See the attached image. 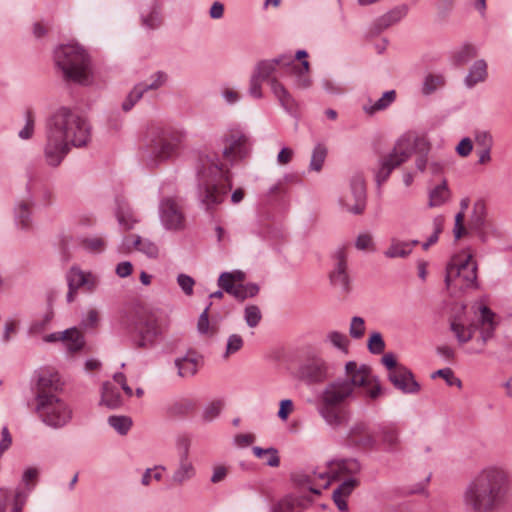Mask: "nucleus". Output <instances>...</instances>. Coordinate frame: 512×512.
<instances>
[{
	"label": "nucleus",
	"mask_w": 512,
	"mask_h": 512,
	"mask_svg": "<svg viewBox=\"0 0 512 512\" xmlns=\"http://www.w3.org/2000/svg\"><path fill=\"white\" fill-rule=\"evenodd\" d=\"M184 135L173 128L157 129L149 144L151 160L156 164L177 154Z\"/></svg>",
	"instance_id": "7"
},
{
	"label": "nucleus",
	"mask_w": 512,
	"mask_h": 512,
	"mask_svg": "<svg viewBox=\"0 0 512 512\" xmlns=\"http://www.w3.org/2000/svg\"><path fill=\"white\" fill-rule=\"evenodd\" d=\"M270 86H271L272 92L278 98L282 107L287 111H291L294 108L295 103H294V99L292 98L290 93L286 90V88L275 78H272L270 80Z\"/></svg>",
	"instance_id": "33"
},
{
	"label": "nucleus",
	"mask_w": 512,
	"mask_h": 512,
	"mask_svg": "<svg viewBox=\"0 0 512 512\" xmlns=\"http://www.w3.org/2000/svg\"><path fill=\"white\" fill-rule=\"evenodd\" d=\"M367 347L370 353L378 355L385 349V342L381 333L373 332L368 339Z\"/></svg>",
	"instance_id": "53"
},
{
	"label": "nucleus",
	"mask_w": 512,
	"mask_h": 512,
	"mask_svg": "<svg viewBox=\"0 0 512 512\" xmlns=\"http://www.w3.org/2000/svg\"><path fill=\"white\" fill-rule=\"evenodd\" d=\"M469 228L475 231L482 241L486 240V231L489 228V221L487 220V209L484 201L477 200L474 203L469 218Z\"/></svg>",
	"instance_id": "23"
},
{
	"label": "nucleus",
	"mask_w": 512,
	"mask_h": 512,
	"mask_svg": "<svg viewBox=\"0 0 512 512\" xmlns=\"http://www.w3.org/2000/svg\"><path fill=\"white\" fill-rule=\"evenodd\" d=\"M62 341L66 343L67 349L70 352L80 351L85 345L84 336L76 327L63 331Z\"/></svg>",
	"instance_id": "30"
},
{
	"label": "nucleus",
	"mask_w": 512,
	"mask_h": 512,
	"mask_svg": "<svg viewBox=\"0 0 512 512\" xmlns=\"http://www.w3.org/2000/svg\"><path fill=\"white\" fill-rule=\"evenodd\" d=\"M350 446L362 450H375L378 447V440L366 420H357L349 428L346 436Z\"/></svg>",
	"instance_id": "13"
},
{
	"label": "nucleus",
	"mask_w": 512,
	"mask_h": 512,
	"mask_svg": "<svg viewBox=\"0 0 512 512\" xmlns=\"http://www.w3.org/2000/svg\"><path fill=\"white\" fill-rule=\"evenodd\" d=\"M144 93L145 88H142L141 86H139V84H136L122 103L123 111H130L132 107L142 98Z\"/></svg>",
	"instance_id": "50"
},
{
	"label": "nucleus",
	"mask_w": 512,
	"mask_h": 512,
	"mask_svg": "<svg viewBox=\"0 0 512 512\" xmlns=\"http://www.w3.org/2000/svg\"><path fill=\"white\" fill-rule=\"evenodd\" d=\"M388 379L395 388L405 394H415L420 391V384L415 380L412 371L405 366H399L391 371Z\"/></svg>",
	"instance_id": "20"
},
{
	"label": "nucleus",
	"mask_w": 512,
	"mask_h": 512,
	"mask_svg": "<svg viewBox=\"0 0 512 512\" xmlns=\"http://www.w3.org/2000/svg\"><path fill=\"white\" fill-rule=\"evenodd\" d=\"M177 283L186 295L190 296L193 294L195 281L191 276L181 273L177 276Z\"/></svg>",
	"instance_id": "62"
},
{
	"label": "nucleus",
	"mask_w": 512,
	"mask_h": 512,
	"mask_svg": "<svg viewBox=\"0 0 512 512\" xmlns=\"http://www.w3.org/2000/svg\"><path fill=\"white\" fill-rule=\"evenodd\" d=\"M365 333V321L362 317L354 316L351 319L349 334L354 339H360Z\"/></svg>",
	"instance_id": "56"
},
{
	"label": "nucleus",
	"mask_w": 512,
	"mask_h": 512,
	"mask_svg": "<svg viewBox=\"0 0 512 512\" xmlns=\"http://www.w3.org/2000/svg\"><path fill=\"white\" fill-rule=\"evenodd\" d=\"M196 476V468L189 458L179 457V462L171 475L170 482L173 486H182Z\"/></svg>",
	"instance_id": "25"
},
{
	"label": "nucleus",
	"mask_w": 512,
	"mask_h": 512,
	"mask_svg": "<svg viewBox=\"0 0 512 512\" xmlns=\"http://www.w3.org/2000/svg\"><path fill=\"white\" fill-rule=\"evenodd\" d=\"M44 157L49 166L57 167L70 147H85L91 140V125L77 109L58 107L45 121Z\"/></svg>",
	"instance_id": "1"
},
{
	"label": "nucleus",
	"mask_w": 512,
	"mask_h": 512,
	"mask_svg": "<svg viewBox=\"0 0 512 512\" xmlns=\"http://www.w3.org/2000/svg\"><path fill=\"white\" fill-rule=\"evenodd\" d=\"M450 329L454 333L457 341L460 344H465L469 342L474 335L475 327L469 326L466 327L464 324L458 322L456 319L450 322Z\"/></svg>",
	"instance_id": "37"
},
{
	"label": "nucleus",
	"mask_w": 512,
	"mask_h": 512,
	"mask_svg": "<svg viewBox=\"0 0 512 512\" xmlns=\"http://www.w3.org/2000/svg\"><path fill=\"white\" fill-rule=\"evenodd\" d=\"M487 76L488 71L486 61L483 59L476 60L464 78V84L467 88H473L478 83L484 82Z\"/></svg>",
	"instance_id": "28"
},
{
	"label": "nucleus",
	"mask_w": 512,
	"mask_h": 512,
	"mask_svg": "<svg viewBox=\"0 0 512 512\" xmlns=\"http://www.w3.org/2000/svg\"><path fill=\"white\" fill-rule=\"evenodd\" d=\"M380 442L384 446L385 451L390 453L398 452L401 440L399 430L393 424H382L378 427Z\"/></svg>",
	"instance_id": "26"
},
{
	"label": "nucleus",
	"mask_w": 512,
	"mask_h": 512,
	"mask_svg": "<svg viewBox=\"0 0 512 512\" xmlns=\"http://www.w3.org/2000/svg\"><path fill=\"white\" fill-rule=\"evenodd\" d=\"M409 139L399 137L392 150L379 158L378 165L373 169L375 182L380 188L390 177L394 169L409 160Z\"/></svg>",
	"instance_id": "9"
},
{
	"label": "nucleus",
	"mask_w": 512,
	"mask_h": 512,
	"mask_svg": "<svg viewBox=\"0 0 512 512\" xmlns=\"http://www.w3.org/2000/svg\"><path fill=\"white\" fill-rule=\"evenodd\" d=\"M475 142L480 149L492 148L493 139L487 131H477L475 133Z\"/></svg>",
	"instance_id": "64"
},
{
	"label": "nucleus",
	"mask_w": 512,
	"mask_h": 512,
	"mask_svg": "<svg viewBox=\"0 0 512 512\" xmlns=\"http://www.w3.org/2000/svg\"><path fill=\"white\" fill-rule=\"evenodd\" d=\"M412 253L410 244H406V241H400L396 238H392L389 247L384 251V255L387 258H406Z\"/></svg>",
	"instance_id": "34"
},
{
	"label": "nucleus",
	"mask_w": 512,
	"mask_h": 512,
	"mask_svg": "<svg viewBox=\"0 0 512 512\" xmlns=\"http://www.w3.org/2000/svg\"><path fill=\"white\" fill-rule=\"evenodd\" d=\"M108 423L120 435H126L132 426V420L128 416H110Z\"/></svg>",
	"instance_id": "47"
},
{
	"label": "nucleus",
	"mask_w": 512,
	"mask_h": 512,
	"mask_svg": "<svg viewBox=\"0 0 512 512\" xmlns=\"http://www.w3.org/2000/svg\"><path fill=\"white\" fill-rule=\"evenodd\" d=\"M167 74L163 71H157L153 76H152V79L153 81L150 83V84H146V83H138L139 86H141L142 88H145V92L149 91V90H157L158 88L162 87L166 81H167Z\"/></svg>",
	"instance_id": "59"
},
{
	"label": "nucleus",
	"mask_w": 512,
	"mask_h": 512,
	"mask_svg": "<svg viewBox=\"0 0 512 512\" xmlns=\"http://www.w3.org/2000/svg\"><path fill=\"white\" fill-rule=\"evenodd\" d=\"M252 451L257 458L263 459L266 465L270 467H278L280 465V457L276 448L254 446Z\"/></svg>",
	"instance_id": "36"
},
{
	"label": "nucleus",
	"mask_w": 512,
	"mask_h": 512,
	"mask_svg": "<svg viewBox=\"0 0 512 512\" xmlns=\"http://www.w3.org/2000/svg\"><path fill=\"white\" fill-rule=\"evenodd\" d=\"M288 70L295 74L297 77V85L302 88H307L310 85V79L306 75V73L309 71V62L307 60H303L301 62V67L297 64H291L290 67H288Z\"/></svg>",
	"instance_id": "43"
},
{
	"label": "nucleus",
	"mask_w": 512,
	"mask_h": 512,
	"mask_svg": "<svg viewBox=\"0 0 512 512\" xmlns=\"http://www.w3.org/2000/svg\"><path fill=\"white\" fill-rule=\"evenodd\" d=\"M244 345L243 338L239 334H232L228 337L224 358H228L242 349Z\"/></svg>",
	"instance_id": "54"
},
{
	"label": "nucleus",
	"mask_w": 512,
	"mask_h": 512,
	"mask_svg": "<svg viewBox=\"0 0 512 512\" xmlns=\"http://www.w3.org/2000/svg\"><path fill=\"white\" fill-rule=\"evenodd\" d=\"M174 364L178 369V376L192 377L198 372L199 356L195 351L189 350L184 356L177 357Z\"/></svg>",
	"instance_id": "27"
},
{
	"label": "nucleus",
	"mask_w": 512,
	"mask_h": 512,
	"mask_svg": "<svg viewBox=\"0 0 512 512\" xmlns=\"http://www.w3.org/2000/svg\"><path fill=\"white\" fill-rule=\"evenodd\" d=\"M54 58L65 80L82 85L90 83V58L82 47L77 44L61 45L55 50Z\"/></svg>",
	"instance_id": "6"
},
{
	"label": "nucleus",
	"mask_w": 512,
	"mask_h": 512,
	"mask_svg": "<svg viewBox=\"0 0 512 512\" xmlns=\"http://www.w3.org/2000/svg\"><path fill=\"white\" fill-rule=\"evenodd\" d=\"M196 405L194 400L183 398L170 404L167 412L171 417H185L195 410Z\"/></svg>",
	"instance_id": "32"
},
{
	"label": "nucleus",
	"mask_w": 512,
	"mask_h": 512,
	"mask_svg": "<svg viewBox=\"0 0 512 512\" xmlns=\"http://www.w3.org/2000/svg\"><path fill=\"white\" fill-rule=\"evenodd\" d=\"M350 189L354 198V204L345 203L347 210L355 215H360L366 207V185L362 175L356 174L351 178Z\"/></svg>",
	"instance_id": "22"
},
{
	"label": "nucleus",
	"mask_w": 512,
	"mask_h": 512,
	"mask_svg": "<svg viewBox=\"0 0 512 512\" xmlns=\"http://www.w3.org/2000/svg\"><path fill=\"white\" fill-rule=\"evenodd\" d=\"M508 487L507 471L499 466H487L466 486L463 503L470 512H490L501 504Z\"/></svg>",
	"instance_id": "2"
},
{
	"label": "nucleus",
	"mask_w": 512,
	"mask_h": 512,
	"mask_svg": "<svg viewBox=\"0 0 512 512\" xmlns=\"http://www.w3.org/2000/svg\"><path fill=\"white\" fill-rule=\"evenodd\" d=\"M437 377L444 379L448 386H457L458 388L462 386V381L455 376L453 370L449 367L439 369L432 373L431 378L435 379Z\"/></svg>",
	"instance_id": "49"
},
{
	"label": "nucleus",
	"mask_w": 512,
	"mask_h": 512,
	"mask_svg": "<svg viewBox=\"0 0 512 512\" xmlns=\"http://www.w3.org/2000/svg\"><path fill=\"white\" fill-rule=\"evenodd\" d=\"M358 480L354 478H349L344 480L334 491L332 494V498L348 497L354 488L358 485Z\"/></svg>",
	"instance_id": "52"
},
{
	"label": "nucleus",
	"mask_w": 512,
	"mask_h": 512,
	"mask_svg": "<svg viewBox=\"0 0 512 512\" xmlns=\"http://www.w3.org/2000/svg\"><path fill=\"white\" fill-rule=\"evenodd\" d=\"M327 339L334 347L347 352L349 339L345 334H342L338 331H332L328 333Z\"/></svg>",
	"instance_id": "57"
},
{
	"label": "nucleus",
	"mask_w": 512,
	"mask_h": 512,
	"mask_svg": "<svg viewBox=\"0 0 512 512\" xmlns=\"http://www.w3.org/2000/svg\"><path fill=\"white\" fill-rule=\"evenodd\" d=\"M407 12V8L405 6L396 7L386 14L382 15L375 21V28L377 32H381L391 25L400 21Z\"/></svg>",
	"instance_id": "29"
},
{
	"label": "nucleus",
	"mask_w": 512,
	"mask_h": 512,
	"mask_svg": "<svg viewBox=\"0 0 512 512\" xmlns=\"http://www.w3.org/2000/svg\"><path fill=\"white\" fill-rule=\"evenodd\" d=\"M218 286L226 293L232 295L237 284H235V278L230 272H223L218 278Z\"/></svg>",
	"instance_id": "55"
},
{
	"label": "nucleus",
	"mask_w": 512,
	"mask_h": 512,
	"mask_svg": "<svg viewBox=\"0 0 512 512\" xmlns=\"http://www.w3.org/2000/svg\"><path fill=\"white\" fill-rule=\"evenodd\" d=\"M449 196L447 183L444 180L440 185L436 186L429 194V206L438 207L445 203Z\"/></svg>",
	"instance_id": "42"
},
{
	"label": "nucleus",
	"mask_w": 512,
	"mask_h": 512,
	"mask_svg": "<svg viewBox=\"0 0 512 512\" xmlns=\"http://www.w3.org/2000/svg\"><path fill=\"white\" fill-rule=\"evenodd\" d=\"M259 292V286L255 283L237 284L232 296L239 301L256 296Z\"/></svg>",
	"instance_id": "44"
},
{
	"label": "nucleus",
	"mask_w": 512,
	"mask_h": 512,
	"mask_svg": "<svg viewBox=\"0 0 512 512\" xmlns=\"http://www.w3.org/2000/svg\"><path fill=\"white\" fill-rule=\"evenodd\" d=\"M333 259L335 263L333 270L329 274L330 282L342 292L348 293L350 291V279L347 272V255L345 248H338L333 255Z\"/></svg>",
	"instance_id": "18"
},
{
	"label": "nucleus",
	"mask_w": 512,
	"mask_h": 512,
	"mask_svg": "<svg viewBox=\"0 0 512 512\" xmlns=\"http://www.w3.org/2000/svg\"><path fill=\"white\" fill-rule=\"evenodd\" d=\"M298 375L307 384L322 383L329 376V367L323 358L310 357L300 365Z\"/></svg>",
	"instance_id": "15"
},
{
	"label": "nucleus",
	"mask_w": 512,
	"mask_h": 512,
	"mask_svg": "<svg viewBox=\"0 0 512 512\" xmlns=\"http://www.w3.org/2000/svg\"><path fill=\"white\" fill-rule=\"evenodd\" d=\"M133 240L131 245L136 248L138 251L147 255L150 258H156L158 256V247L155 243L148 239H142L140 236H132Z\"/></svg>",
	"instance_id": "40"
},
{
	"label": "nucleus",
	"mask_w": 512,
	"mask_h": 512,
	"mask_svg": "<svg viewBox=\"0 0 512 512\" xmlns=\"http://www.w3.org/2000/svg\"><path fill=\"white\" fill-rule=\"evenodd\" d=\"M294 63L292 55H280L271 60H263L259 62L254 71V75L259 76L262 80H266L275 71L277 66H282L288 69Z\"/></svg>",
	"instance_id": "24"
},
{
	"label": "nucleus",
	"mask_w": 512,
	"mask_h": 512,
	"mask_svg": "<svg viewBox=\"0 0 512 512\" xmlns=\"http://www.w3.org/2000/svg\"><path fill=\"white\" fill-rule=\"evenodd\" d=\"M223 406L224 403L222 400H215L207 404L202 411V421L208 423L216 419L220 415Z\"/></svg>",
	"instance_id": "48"
},
{
	"label": "nucleus",
	"mask_w": 512,
	"mask_h": 512,
	"mask_svg": "<svg viewBox=\"0 0 512 512\" xmlns=\"http://www.w3.org/2000/svg\"><path fill=\"white\" fill-rule=\"evenodd\" d=\"M459 280L460 288H477V263L471 254L456 255L446 267L445 284L449 288Z\"/></svg>",
	"instance_id": "8"
},
{
	"label": "nucleus",
	"mask_w": 512,
	"mask_h": 512,
	"mask_svg": "<svg viewBox=\"0 0 512 512\" xmlns=\"http://www.w3.org/2000/svg\"><path fill=\"white\" fill-rule=\"evenodd\" d=\"M101 403L111 409L119 408L122 405L119 390L109 382L103 384Z\"/></svg>",
	"instance_id": "31"
},
{
	"label": "nucleus",
	"mask_w": 512,
	"mask_h": 512,
	"mask_svg": "<svg viewBox=\"0 0 512 512\" xmlns=\"http://www.w3.org/2000/svg\"><path fill=\"white\" fill-rule=\"evenodd\" d=\"M400 137L409 139V158L412 153L415 152L417 154L415 166L419 172H425L426 167L428 166V154L431 150V144L428 139L424 136H418L413 133H405Z\"/></svg>",
	"instance_id": "19"
},
{
	"label": "nucleus",
	"mask_w": 512,
	"mask_h": 512,
	"mask_svg": "<svg viewBox=\"0 0 512 512\" xmlns=\"http://www.w3.org/2000/svg\"><path fill=\"white\" fill-rule=\"evenodd\" d=\"M130 332H137L139 338L135 340L134 346L138 349H146L153 346L156 338L160 335L158 318L154 312L143 313Z\"/></svg>",
	"instance_id": "11"
},
{
	"label": "nucleus",
	"mask_w": 512,
	"mask_h": 512,
	"mask_svg": "<svg viewBox=\"0 0 512 512\" xmlns=\"http://www.w3.org/2000/svg\"><path fill=\"white\" fill-rule=\"evenodd\" d=\"M91 275H86L82 270L77 267H72L66 274L68 284V293L66 296L67 302L71 303L75 300L77 291L81 287H86L88 291H93L95 282L89 279Z\"/></svg>",
	"instance_id": "21"
},
{
	"label": "nucleus",
	"mask_w": 512,
	"mask_h": 512,
	"mask_svg": "<svg viewBox=\"0 0 512 512\" xmlns=\"http://www.w3.org/2000/svg\"><path fill=\"white\" fill-rule=\"evenodd\" d=\"M248 142V137L239 129H231L219 139L223 157L231 162L247 156Z\"/></svg>",
	"instance_id": "12"
},
{
	"label": "nucleus",
	"mask_w": 512,
	"mask_h": 512,
	"mask_svg": "<svg viewBox=\"0 0 512 512\" xmlns=\"http://www.w3.org/2000/svg\"><path fill=\"white\" fill-rule=\"evenodd\" d=\"M197 179L198 199L207 211H213L223 203L232 188L230 170L214 157L200 158Z\"/></svg>",
	"instance_id": "4"
},
{
	"label": "nucleus",
	"mask_w": 512,
	"mask_h": 512,
	"mask_svg": "<svg viewBox=\"0 0 512 512\" xmlns=\"http://www.w3.org/2000/svg\"><path fill=\"white\" fill-rule=\"evenodd\" d=\"M293 481L300 487L308 489L314 495H321L322 489H327L331 484L328 472L307 470L292 475Z\"/></svg>",
	"instance_id": "16"
},
{
	"label": "nucleus",
	"mask_w": 512,
	"mask_h": 512,
	"mask_svg": "<svg viewBox=\"0 0 512 512\" xmlns=\"http://www.w3.org/2000/svg\"><path fill=\"white\" fill-rule=\"evenodd\" d=\"M159 217L167 230H182L185 227V216L181 207L172 198H164L159 205Z\"/></svg>",
	"instance_id": "17"
},
{
	"label": "nucleus",
	"mask_w": 512,
	"mask_h": 512,
	"mask_svg": "<svg viewBox=\"0 0 512 512\" xmlns=\"http://www.w3.org/2000/svg\"><path fill=\"white\" fill-rule=\"evenodd\" d=\"M446 80L445 77L442 74H428L424 78L423 84H422V94L423 95H431L433 94L438 88H441L445 85Z\"/></svg>",
	"instance_id": "39"
},
{
	"label": "nucleus",
	"mask_w": 512,
	"mask_h": 512,
	"mask_svg": "<svg viewBox=\"0 0 512 512\" xmlns=\"http://www.w3.org/2000/svg\"><path fill=\"white\" fill-rule=\"evenodd\" d=\"M62 386L58 373L48 370L39 373L35 394L36 412L43 423L54 429L66 426L72 419L71 408L57 396Z\"/></svg>",
	"instance_id": "3"
},
{
	"label": "nucleus",
	"mask_w": 512,
	"mask_h": 512,
	"mask_svg": "<svg viewBox=\"0 0 512 512\" xmlns=\"http://www.w3.org/2000/svg\"><path fill=\"white\" fill-rule=\"evenodd\" d=\"M244 318H245L246 324L250 328L256 327L262 319V314H261L259 307L256 305L246 306V308L244 310Z\"/></svg>",
	"instance_id": "51"
},
{
	"label": "nucleus",
	"mask_w": 512,
	"mask_h": 512,
	"mask_svg": "<svg viewBox=\"0 0 512 512\" xmlns=\"http://www.w3.org/2000/svg\"><path fill=\"white\" fill-rule=\"evenodd\" d=\"M38 475L39 471L34 467H30L24 471L22 475V483L26 486V490H22L20 488L16 489L11 512L23 511L28 494L34 488ZM0 494V512H7L9 500L8 489L1 487Z\"/></svg>",
	"instance_id": "10"
},
{
	"label": "nucleus",
	"mask_w": 512,
	"mask_h": 512,
	"mask_svg": "<svg viewBox=\"0 0 512 512\" xmlns=\"http://www.w3.org/2000/svg\"><path fill=\"white\" fill-rule=\"evenodd\" d=\"M327 156V148L324 144H317L312 152L310 160V169L319 172Z\"/></svg>",
	"instance_id": "45"
},
{
	"label": "nucleus",
	"mask_w": 512,
	"mask_h": 512,
	"mask_svg": "<svg viewBox=\"0 0 512 512\" xmlns=\"http://www.w3.org/2000/svg\"><path fill=\"white\" fill-rule=\"evenodd\" d=\"M355 393L356 388H363L364 395L371 400H376L382 394V387L377 377L371 375L367 365H361L360 370L349 378H343Z\"/></svg>",
	"instance_id": "14"
},
{
	"label": "nucleus",
	"mask_w": 512,
	"mask_h": 512,
	"mask_svg": "<svg viewBox=\"0 0 512 512\" xmlns=\"http://www.w3.org/2000/svg\"><path fill=\"white\" fill-rule=\"evenodd\" d=\"M355 397V393L343 378L330 382L323 390L318 412L325 422L334 429L344 427L350 419V412L341 407L348 399Z\"/></svg>",
	"instance_id": "5"
},
{
	"label": "nucleus",
	"mask_w": 512,
	"mask_h": 512,
	"mask_svg": "<svg viewBox=\"0 0 512 512\" xmlns=\"http://www.w3.org/2000/svg\"><path fill=\"white\" fill-rule=\"evenodd\" d=\"M396 99L395 90L386 91L373 105L364 106V110L368 114H373L389 107Z\"/></svg>",
	"instance_id": "41"
},
{
	"label": "nucleus",
	"mask_w": 512,
	"mask_h": 512,
	"mask_svg": "<svg viewBox=\"0 0 512 512\" xmlns=\"http://www.w3.org/2000/svg\"><path fill=\"white\" fill-rule=\"evenodd\" d=\"M212 306V302H210L207 307L204 309V311L200 314L198 323H197V330L202 335H214L217 332V328L212 325L210 326L209 321V310Z\"/></svg>",
	"instance_id": "46"
},
{
	"label": "nucleus",
	"mask_w": 512,
	"mask_h": 512,
	"mask_svg": "<svg viewBox=\"0 0 512 512\" xmlns=\"http://www.w3.org/2000/svg\"><path fill=\"white\" fill-rule=\"evenodd\" d=\"M161 23L160 12L156 8L152 9L148 15L142 16V24L148 29H157L160 27Z\"/></svg>",
	"instance_id": "60"
},
{
	"label": "nucleus",
	"mask_w": 512,
	"mask_h": 512,
	"mask_svg": "<svg viewBox=\"0 0 512 512\" xmlns=\"http://www.w3.org/2000/svg\"><path fill=\"white\" fill-rule=\"evenodd\" d=\"M82 244L86 249L92 252H101L105 246L104 240L99 237L85 238Z\"/></svg>",
	"instance_id": "63"
},
{
	"label": "nucleus",
	"mask_w": 512,
	"mask_h": 512,
	"mask_svg": "<svg viewBox=\"0 0 512 512\" xmlns=\"http://www.w3.org/2000/svg\"><path fill=\"white\" fill-rule=\"evenodd\" d=\"M99 323V313L96 309H89L85 316H83L80 326L83 329H93Z\"/></svg>",
	"instance_id": "61"
},
{
	"label": "nucleus",
	"mask_w": 512,
	"mask_h": 512,
	"mask_svg": "<svg viewBox=\"0 0 512 512\" xmlns=\"http://www.w3.org/2000/svg\"><path fill=\"white\" fill-rule=\"evenodd\" d=\"M25 117V126L19 131L18 135L21 139L28 140L33 136L35 120L33 112L31 110L26 111Z\"/></svg>",
	"instance_id": "58"
},
{
	"label": "nucleus",
	"mask_w": 512,
	"mask_h": 512,
	"mask_svg": "<svg viewBox=\"0 0 512 512\" xmlns=\"http://www.w3.org/2000/svg\"><path fill=\"white\" fill-rule=\"evenodd\" d=\"M32 201L29 200H23L19 202L15 208V219L17 224L23 228L27 229L30 226L31 223V207H32Z\"/></svg>",
	"instance_id": "35"
},
{
	"label": "nucleus",
	"mask_w": 512,
	"mask_h": 512,
	"mask_svg": "<svg viewBox=\"0 0 512 512\" xmlns=\"http://www.w3.org/2000/svg\"><path fill=\"white\" fill-rule=\"evenodd\" d=\"M477 56V49L471 44H465L454 52L452 61L456 66H463Z\"/></svg>",
	"instance_id": "38"
}]
</instances>
